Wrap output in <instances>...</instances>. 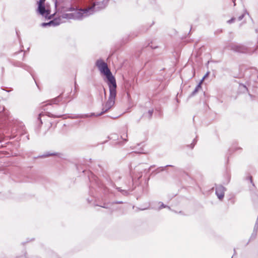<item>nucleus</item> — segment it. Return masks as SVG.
Wrapping results in <instances>:
<instances>
[{
	"instance_id": "18",
	"label": "nucleus",
	"mask_w": 258,
	"mask_h": 258,
	"mask_svg": "<svg viewBox=\"0 0 258 258\" xmlns=\"http://www.w3.org/2000/svg\"><path fill=\"white\" fill-rule=\"evenodd\" d=\"M94 113H92L91 114V115H83L82 116V117H89V116H93V115H94Z\"/></svg>"
},
{
	"instance_id": "23",
	"label": "nucleus",
	"mask_w": 258,
	"mask_h": 258,
	"mask_svg": "<svg viewBox=\"0 0 258 258\" xmlns=\"http://www.w3.org/2000/svg\"><path fill=\"white\" fill-rule=\"evenodd\" d=\"M170 166V165H166V167Z\"/></svg>"
},
{
	"instance_id": "22",
	"label": "nucleus",
	"mask_w": 258,
	"mask_h": 258,
	"mask_svg": "<svg viewBox=\"0 0 258 258\" xmlns=\"http://www.w3.org/2000/svg\"><path fill=\"white\" fill-rule=\"evenodd\" d=\"M191 145H192V148H193L194 145H192V144H191Z\"/></svg>"
},
{
	"instance_id": "6",
	"label": "nucleus",
	"mask_w": 258,
	"mask_h": 258,
	"mask_svg": "<svg viewBox=\"0 0 258 258\" xmlns=\"http://www.w3.org/2000/svg\"><path fill=\"white\" fill-rule=\"evenodd\" d=\"M38 11L42 16L45 18H48L49 19L51 18L50 11L48 10H46L44 5L38 6Z\"/></svg>"
},
{
	"instance_id": "19",
	"label": "nucleus",
	"mask_w": 258,
	"mask_h": 258,
	"mask_svg": "<svg viewBox=\"0 0 258 258\" xmlns=\"http://www.w3.org/2000/svg\"><path fill=\"white\" fill-rule=\"evenodd\" d=\"M166 206L165 205H164V204L162 203V204L161 205V206L160 207V209L166 208Z\"/></svg>"
},
{
	"instance_id": "16",
	"label": "nucleus",
	"mask_w": 258,
	"mask_h": 258,
	"mask_svg": "<svg viewBox=\"0 0 258 258\" xmlns=\"http://www.w3.org/2000/svg\"><path fill=\"white\" fill-rule=\"evenodd\" d=\"M209 74V72H208V73H207V74H206V75L203 77V79H202V80H201V82H200L201 84H202V82L204 81V80L206 77H207L208 76Z\"/></svg>"
},
{
	"instance_id": "17",
	"label": "nucleus",
	"mask_w": 258,
	"mask_h": 258,
	"mask_svg": "<svg viewBox=\"0 0 258 258\" xmlns=\"http://www.w3.org/2000/svg\"><path fill=\"white\" fill-rule=\"evenodd\" d=\"M244 14H241L240 16H239L238 17V20L239 21L243 19V18L244 17Z\"/></svg>"
},
{
	"instance_id": "20",
	"label": "nucleus",
	"mask_w": 258,
	"mask_h": 258,
	"mask_svg": "<svg viewBox=\"0 0 258 258\" xmlns=\"http://www.w3.org/2000/svg\"><path fill=\"white\" fill-rule=\"evenodd\" d=\"M240 87H242V88H244L245 90H247V89L246 88V87L244 85H240Z\"/></svg>"
},
{
	"instance_id": "24",
	"label": "nucleus",
	"mask_w": 258,
	"mask_h": 258,
	"mask_svg": "<svg viewBox=\"0 0 258 258\" xmlns=\"http://www.w3.org/2000/svg\"><path fill=\"white\" fill-rule=\"evenodd\" d=\"M235 1V0H232V1H233L234 3Z\"/></svg>"
},
{
	"instance_id": "21",
	"label": "nucleus",
	"mask_w": 258,
	"mask_h": 258,
	"mask_svg": "<svg viewBox=\"0 0 258 258\" xmlns=\"http://www.w3.org/2000/svg\"><path fill=\"white\" fill-rule=\"evenodd\" d=\"M42 115H43V112L40 113L39 114V116H40V117H41V116H42Z\"/></svg>"
},
{
	"instance_id": "14",
	"label": "nucleus",
	"mask_w": 258,
	"mask_h": 258,
	"mask_svg": "<svg viewBox=\"0 0 258 258\" xmlns=\"http://www.w3.org/2000/svg\"><path fill=\"white\" fill-rule=\"evenodd\" d=\"M235 18H232L230 20H228L227 21V23L229 24H231V23H233L235 21Z\"/></svg>"
},
{
	"instance_id": "10",
	"label": "nucleus",
	"mask_w": 258,
	"mask_h": 258,
	"mask_svg": "<svg viewBox=\"0 0 258 258\" xmlns=\"http://www.w3.org/2000/svg\"><path fill=\"white\" fill-rule=\"evenodd\" d=\"M127 137V131H125V132L124 133V134H122L121 135V138L124 140L125 141H127V139H126V138Z\"/></svg>"
},
{
	"instance_id": "9",
	"label": "nucleus",
	"mask_w": 258,
	"mask_h": 258,
	"mask_svg": "<svg viewBox=\"0 0 258 258\" xmlns=\"http://www.w3.org/2000/svg\"><path fill=\"white\" fill-rule=\"evenodd\" d=\"M59 101V99L58 98H55L50 101L49 104H57Z\"/></svg>"
},
{
	"instance_id": "12",
	"label": "nucleus",
	"mask_w": 258,
	"mask_h": 258,
	"mask_svg": "<svg viewBox=\"0 0 258 258\" xmlns=\"http://www.w3.org/2000/svg\"><path fill=\"white\" fill-rule=\"evenodd\" d=\"M45 0H39L38 2V6H43L44 4Z\"/></svg>"
},
{
	"instance_id": "13",
	"label": "nucleus",
	"mask_w": 258,
	"mask_h": 258,
	"mask_svg": "<svg viewBox=\"0 0 258 258\" xmlns=\"http://www.w3.org/2000/svg\"><path fill=\"white\" fill-rule=\"evenodd\" d=\"M153 110H149L148 111V115H149V117H151L153 114Z\"/></svg>"
},
{
	"instance_id": "15",
	"label": "nucleus",
	"mask_w": 258,
	"mask_h": 258,
	"mask_svg": "<svg viewBox=\"0 0 258 258\" xmlns=\"http://www.w3.org/2000/svg\"><path fill=\"white\" fill-rule=\"evenodd\" d=\"M55 155V154H54V153H49L48 154H47L44 155H43L42 156H43V157H48V156H49Z\"/></svg>"
},
{
	"instance_id": "4",
	"label": "nucleus",
	"mask_w": 258,
	"mask_h": 258,
	"mask_svg": "<svg viewBox=\"0 0 258 258\" xmlns=\"http://www.w3.org/2000/svg\"><path fill=\"white\" fill-rule=\"evenodd\" d=\"M229 47L230 49L240 53H246L248 50L247 47L242 44H231Z\"/></svg>"
},
{
	"instance_id": "3",
	"label": "nucleus",
	"mask_w": 258,
	"mask_h": 258,
	"mask_svg": "<svg viewBox=\"0 0 258 258\" xmlns=\"http://www.w3.org/2000/svg\"><path fill=\"white\" fill-rule=\"evenodd\" d=\"M109 88V96L107 101L103 104L102 112L96 115V116H100L103 113L107 112L109 110L111 109L115 104V100L116 96V85L108 86Z\"/></svg>"
},
{
	"instance_id": "8",
	"label": "nucleus",
	"mask_w": 258,
	"mask_h": 258,
	"mask_svg": "<svg viewBox=\"0 0 258 258\" xmlns=\"http://www.w3.org/2000/svg\"><path fill=\"white\" fill-rule=\"evenodd\" d=\"M201 88V83H200L199 85L197 86L194 91L192 92L191 95L193 96L195 95L197 92L199 91V89Z\"/></svg>"
},
{
	"instance_id": "2",
	"label": "nucleus",
	"mask_w": 258,
	"mask_h": 258,
	"mask_svg": "<svg viewBox=\"0 0 258 258\" xmlns=\"http://www.w3.org/2000/svg\"><path fill=\"white\" fill-rule=\"evenodd\" d=\"M96 66L101 73L106 76L108 81L107 84L108 86L116 85L115 78L112 75L106 62L101 59H98L96 62Z\"/></svg>"
},
{
	"instance_id": "5",
	"label": "nucleus",
	"mask_w": 258,
	"mask_h": 258,
	"mask_svg": "<svg viewBox=\"0 0 258 258\" xmlns=\"http://www.w3.org/2000/svg\"><path fill=\"white\" fill-rule=\"evenodd\" d=\"M225 188L221 185H218L216 187V195L220 200H222L224 197Z\"/></svg>"
},
{
	"instance_id": "7",
	"label": "nucleus",
	"mask_w": 258,
	"mask_h": 258,
	"mask_svg": "<svg viewBox=\"0 0 258 258\" xmlns=\"http://www.w3.org/2000/svg\"><path fill=\"white\" fill-rule=\"evenodd\" d=\"M62 23V21H61V19L59 17L58 18H55L53 19L52 21H50L48 23H43L41 24V26L42 27H45L47 26H57L59 25L60 24Z\"/></svg>"
},
{
	"instance_id": "11",
	"label": "nucleus",
	"mask_w": 258,
	"mask_h": 258,
	"mask_svg": "<svg viewBox=\"0 0 258 258\" xmlns=\"http://www.w3.org/2000/svg\"><path fill=\"white\" fill-rule=\"evenodd\" d=\"M46 114L48 116H52L54 117H60L61 116V115H53L49 112H46Z\"/></svg>"
},
{
	"instance_id": "1",
	"label": "nucleus",
	"mask_w": 258,
	"mask_h": 258,
	"mask_svg": "<svg viewBox=\"0 0 258 258\" xmlns=\"http://www.w3.org/2000/svg\"><path fill=\"white\" fill-rule=\"evenodd\" d=\"M95 4L84 9H79L75 11L73 7L69 9L70 11H74V12L70 14H64L62 15V18L66 19H74L77 20H81L83 18L90 16L94 13L95 9Z\"/></svg>"
}]
</instances>
